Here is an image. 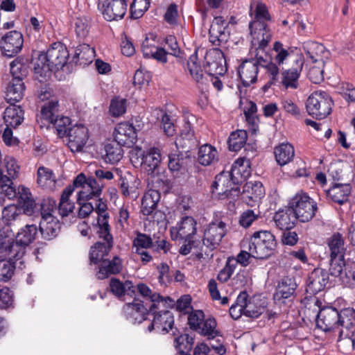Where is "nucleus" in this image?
Segmentation results:
<instances>
[{
  "label": "nucleus",
  "mask_w": 355,
  "mask_h": 355,
  "mask_svg": "<svg viewBox=\"0 0 355 355\" xmlns=\"http://www.w3.org/2000/svg\"><path fill=\"white\" fill-rule=\"evenodd\" d=\"M69 53L62 42L53 43L46 53L41 52L33 62L35 78L42 82L53 70L62 69L67 63Z\"/></svg>",
  "instance_id": "obj_1"
},
{
  "label": "nucleus",
  "mask_w": 355,
  "mask_h": 355,
  "mask_svg": "<svg viewBox=\"0 0 355 355\" xmlns=\"http://www.w3.org/2000/svg\"><path fill=\"white\" fill-rule=\"evenodd\" d=\"M257 53L254 58L244 60L238 68V74L242 85L247 87L257 80V75L259 68H264L268 75H275L277 73V65L272 62L270 55L263 53L264 49L257 48Z\"/></svg>",
  "instance_id": "obj_2"
},
{
  "label": "nucleus",
  "mask_w": 355,
  "mask_h": 355,
  "mask_svg": "<svg viewBox=\"0 0 355 355\" xmlns=\"http://www.w3.org/2000/svg\"><path fill=\"white\" fill-rule=\"evenodd\" d=\"M250 14L254 15L253 20L249 23L252 44L258 46L259 49H265L272 37L268 26V23L271 21V16L262 2H257L254 9L251 5Z\"/></svg>",
  "instance_id": "obj_3"
},
{
  "label": "nucleus",
  "mask_w": 355,
  "mask_h": 355,
  "mask_svg": "<svg viewBox=\"0 0 355 355\" xmlns=\"http://www.w3.org/2000/svg\"><path fill=\"white\" fill-rule=\"evenodd\" d=\"M171 236L173 241H179L182 245L179 252L182 255L189 254L192 249L196 251L201 246L200 239H196L197 221L192 216H184L176 226L170 230Z\"/></svg>",
  "instance_id": "obj_4"
},
{
  "label": "nucleus",
  "mask_w": 355,
  "mask_h": 355,
  "mask_svg": "<svg viewBox=\"0 0 355 355\" xmlns=\"http://www.w3.org/2000/svg\"><path fill=\"white\" fill-rule=\"evenodd\" d=\"M227 232V225L221 220L215 219L207 225L203 230L201 246L196 252L198 259H205L209 253L216 250Z\"/></svg>",
  "instance_id": "obj_5"
},
{
  "label": "nucleus",
  "mask_w": 355,
  "mask_h": 355,
  "mask_svg": "<svg viewBox=\"0 0 355 355\" xmlns=\"http://www.w3.org/2000/svg\"><path fill=\"white\" fill-rule=\"evenodd\" d=\"M277 246L275 236L268 231L255 232L251 236L248 250L254 259H264L270 257Z\"/></svg>",
  "instance_id": "obj_6"
},
{
  "label": "nucleus",
  "mask_w": 355,
  "mask_h": 355,
  "mask_svg": "<svg viewBox=\"0 0 355 355\" xmlns=\"http://www.w3.org/2000/svg\"><path fill=\"white\" fill-rule=\"evenodd\" d=\"M334 101L325 91L317 90L307 98L306 108L308 114L318 120L325 119L332 110Z\"/></svg>",
  "instance_id": "obj_7"
},
{
  "label": "nucleus",
  "mask_w": 355,
  "mask_h": 355,
  "mask_svg": "<svg viewBox=\"0 0 355 355\" xmlns=\"http://www.w3.org/2000/svg\"><path fill=\"white\" fill-rule=\"evenodd\" d=\"M58 101H50L45 103L41 109L42 118L50 123L55 129L60 137H64L71 125V119L68 116L58 114Z\"/></svg>",
  "instance_id": "obj_8"
},
{
  "label": "nucleus",
  "mask_w": 355,
  "mask_h": 355,
  "mask_svg": "<svg viewBox=\"0 0 355 355\" xmlns=\"http://www.w3.org/2000/svg\"><path fill=\"white\" fill-rule=\"evenodd\" d=\"M289 207L302 223L311 220L318 209L317 203L306 193H297L290 201Z\"/></svg>",
  "instance_id": "obj_9"
},
{
  "label": "nucleus",
  "mask_w": 355,
  "mask_h": 355,
  "mask_svg": "<svg viewBox=\"0 0 355 355\" xmlns=\"http://www.w3.org/2000/svg\"><path fill=\"white\" fill-rule=\"evenodd\" d=\"M211 192L217 193L220 198L234 199L239 196L240 188L228 172L223 171L215 177L211 184Z\"/></svg>",
  "instance_id": "obj_10"
},
{
  "label": "nucleus",
  "mask_w": 355,
  "mask_h": 355,
  "mask_svg": "<svg viewBox=\"0 0 355 355\" xmlns=\"http://www.w3.org/2000/svg\"><path fill=\"white\" fill-rule=\"evenodd\" d=\"M74 186L81 188L78 192L77 200H89L94 197L101 196L104 185L100 184L96 178H88L81 173L74 179Z\"/></svg>",
  "instance_id": "obj_11"
},
{
  "label": "nucleus",
  "mask_w": 355,
  "mask_h": 355,
  "mask_svg": "<svg viewBox=\"0 0 355 355\" xmlns=\"http://www.w3.org/2000/svg\"><path fill=\"white\" fill-rule=\"evenodd\" d=\"M158 310L150 311V315L153 316V320L147 327L148 331L157 330L158 332L166 334L171 330L172 334L176 335L178 329L173 327L174 316L173 313L168 310Z\"/></svg>",
  "instance_id": "obj_12"
},
{
  "label": "nucleus",
  "mask_w": 355,
  "mask_h": 355,
  "mask_svg": "<svg viewBox=\"0 0 355 355\" xmlns=\"http://www.w3.org/2000/svg\"><path fill=\"white\" fill-rule=\"evenodd\" d=\"M127 0H99L98 8L107 21L123 19L127 12Z\"/></svg>",
  "instance_id": "obj_13"
},
{
  "label": "nucleus",
  "mask_w": 355,
  "mask_h": 355,
  "mask_svg": "<svg viewBox=\"0 0 355 355\" xmlns=\"http://www.w3.org/2000/svg\"><path fill=\"white\" fill-rule=\"evenodd\" d=\"M132 302L126 303L123 306V313L128 320L132 324H140L146 320L150 315L148 302L139 300L135 296L132 297Z\"/></svg>",
  "instance_id": "obj_14"
},
{
  "label": "nucleus",
  "mask_w": 355,
  "mask_h": 355,
  "mask_svg": "<svg viewBox=\"0 0 355 355\" xmlns=\"http://www.w3.org/2000/svg\"><path fill=\"white\" fill-rule=\"evenodd\" d=\"M225 64V60L223 51L218 49H214L207 53L203 67L208 77L223 76L227 71Z\"/></svg>",
  "instance_id": "obj_15"
},
{
  "label": "nucleus",
  "mask_w": 355,
  "mask_h": 355,
  "mask_svg": "<svg viewBox=\"0 0 355 355\" xmlns=\"http://www.w3.org/2000/svg\"><path fill=\"white\" fill-rule=\"evenodd\" d=\"M340 322L339 311L334 307H323L317 314L316 326L325 332L340 327Z\"/></svg>",
  "instance_id": "obj_16"
},
{
  "label": "nucleus",
  "mask_w": 355,
  "mask_h": 355,
  "mask_svg": "<svg viewBox=\"0 0 355 355\" xmlns=\"http://www.w3.org/2000/svg\"><path fill=\"white\" fill-rule=\"evenodd\" d=\"M23 44L22 34L17 31H11L1 38L2 53L9 58L14 57L21 51Z\"/></svg>",
  "instance_id": "obj_17"
},
{
  "label": "nucleus",
  "mask_w": 355,
  "mask_h": 355,
  "mask_svg": "<svg viewBox=\"0 0 355 355\" xmlns=\"http://www.w3.org/2000/svg\"><path fill=\"white\" fill-rule=\"evenodd\" d=\"M329 283V272L325 269L316 268L309 275L306 292L310 295H316L324 290Z\"/></svg>",
  "instance_id": "obj_18"
},
{
  "label": "nucleus",
  "mask_w": 355,
  "mask_h": 355,
  "mask_svg": "<svg viewBox=\"0 0 355 355\" xmlns=\"http://www.w3.org/2000/svg\"><path fill=\"white\" fill-rule=\"evenodd\" d=\"M112 135L113 141L127 147H131L135 143L137 136L135 128L128 122L117 124Z\"/></svg>",
  "instance_id": "obj_19"
},
{
  "label": "nucleus",
  "mask_w": 355,
  "mask_h": 355,
  "mask_svg": "<svg viewBox=\"0 0 355 355\" xmlns=\"http://www.w3.org/2000/svg\"><path fill=\"white\" fill-rule=\"evenodd\" d=\"M68 146L72 152L83 150L89 138L88 130L83 125H76L69 129L67 135Z\"/></svg>",
  "instance_id": "obj_20"
},
{
  "label": "nucleus",
  "mask_w": 355,
  "mask_h": 355,
  "mask_svg": "<svg viewBox=\"0 0 355 355\" xmlns=\"http://www.w3.org/2000/svg\"><path fill=\"white\" fill-rule=\"evenodd\" d=\"M303 49L307 59L315 64L324 65L325 61L330 55L329 51L323 44L314 41L304 42Z\"/></svg>",
  "instance_id": "obj_21"
},
{
  "label": "nucleus",
  "mask_w": 355,
  "mask_h": 355,
  "mask_svg": "<svg viewBox=\"0 0 355 355\" xmlns=\"http://www.w3.org/2000/svg\"><path fill=\"white\" fill-rule=\"evenodd\" d=\"M123 269V260L115 255L112 259L106 258L101 261L95 268L96 277L98 279H105L113 275L119 274Z\"/></svg>",
  "instance_id": "obj_22"
},
{
  "label": "nucleus",
  "mask_w": 355,
  "mask_h": 355,
  "mask_svg": "<svg viewBox=\"0 0 355 355\" xmlns=\"http://www.w3.org/2000/svg\"><path fill=\"white\" fill-rule=\"evenodd\" d=\"M264 196L265 189L261 182L245 183L241 193L243 202L250 207L256 205Z\"/></svg>",
  "instance_id": "obj_23"
},
{
  "label": "nucleus",
  "mask_w": 355,
  "mask_h": 355,
  "mask_svg": "<svg viewBox=\"0 0 355 355\" xmlns=\"http://www.w3.org/2000/svg\"><path fill=\"white\" fill-rule=\"evenodd\" d=\"M187 70L198 87H203L208 84V76L203 73L196 51L189 56L187 62Z\"/></svg>",
  "instance_id": "obj_24"
},
{
  "label": "nucleus",
  "mask_w": 355,
  "mask_h": 355,
  "mask_svg": "<svg viewBox=\"0 0 355 355\" xmlns=\"http://www.w3.org/2000/svg\"><path fill=\"white\" fill-rule=\"evenodd\" d=\"M297 284L295 278L290 277H284L278 283L274 299L276 301L284 302V300H287L293 297L295 294Z\"/></svg>",
  "instance_id": "obj_25"
},
{
  "label": "nucleus",
  "mask_w": 355,
  "mask_h": 355,
  "mask_svg": "<svg viewBox=\"0 0 355 355\" xmlns=\"http://www.w3.org/2000/svg\"><path fill=\"white\" fill-rule=\"evenodd\" d=\"M228 173L233 178L234 181L240 185L251 175L250 161L243 157L238 158L234 161Z\"/></svg>",
  "instance_id": "obj_26"
},
{
  "label": "nucleus",
  "mask_w": 355,
  "mask_h": 355,
  "mask_svg": "<svg viewBox=\"0 0 355 355\" xmlns=\"http://www.w3.org/2000/svg\"><path fill=\"white\" fill-rule=\"evenodd\" d=\"M297 220L290 207L278 210L273 216L276 227L283 231L291 230L295 226Z\"/></svg>",
  "instance_id": "obj_27"
},
{
  "label": "nucleus",
  "mask_w": 355,
  "mask_h": 355,
  "mask_svg": "<svg viewBox=\"0 0 355 355\" xmlns=\"http://www.w3.org/2000/svg\"><path fill=\"white\" fill-rule=\"evenodd\" d=\"M0 252L5 253L15 261L19 260L24 256V249L20 248L17 241L2 234H0Z\"/></svg>",
  "instance_id": "obj_28"
},
{
  "label": "nucleus",
  "mask_w": 355,
  "mask_h": 355,
  "mask_svg": "<svg viewBox=\"0 0 355 355\" xmlns=\"http://www.w3.org/2000/svg\"><path fill=\"white\" fill-rule=\"evenodd\" d=\"M161 159L160 150L157 148H151L143 153L141 166L148 174H152L159 166Z\"/></svg>",
  "instance_id": "obj_29"
},
{
  "label": "nucleus",
  "mask_w": 355,
  "mask_h": 355,
  "mask_svg": "<svg viewBox=\"0 0 355 355\" xmlns=\"http://www.w3.org/2000/svg\"><path fill=\"white\" fill-rule=\"evenodd\" d=\"M189 158L182 153H173L168 155V168L173 172V176L179 178L180 175H186Z\"/></svg>",
  "instance_id": "obj_30"
},
{
  "label": "nucleus",
  "mask_w": 355,
  "mask_h": 355,
  "mask_svg": "<svg viewBox=\"0 0 355 355\" xmlns=\"http://www.w3.org/2000/svg\"><path fill=\"white\" fill-rule=\"evenodd\" d=\"M160 193L155 189H149L141 200V211L144 216H150L156 213L157 203L160 200Z\"/></svg>",
  "instance_id": "obj_31"
},
{
  "label": "nucleus",
  "mask_w": 355,
  "mask_h": 355,
  "mask_svg": "<svg viewBox=\"0 0 355 355\" xmlns=\"http://www.w3.org/2000/svg\"><path fill=\"white\" fill-rule=\"evenodd\" d=\"M110 287L111 292L118 298H121L125 295L131 297L136 295L135 286L129 280L123 283L119 279L112 278L110 281Z\"/></svg>",
  "instance_id": "obj_32"
},
{
  "label": "nucleus",
  "mask_w": 355,
  "mask_h": 355,
  "mask_svg": "<svg viewBox=\"0 0 355 355\" xmlns=\"http://www.w3.org/2000/svg\"><path fill=\"white\" fill-rule=\"evenodd\" d=\"M303 64V59H297L296 60V67L288 69L282 72L281 83L285 87V88L287 89L291 87L295 89L297 87V81L302 69Z\"/></svg>",
  "instance_id": "obj_33"
},
{
  "label": "nucleus",
  "mask_w": 355,
  "mask_h": 355,
  "mask_svg": "<svg viewBox=\"0 0 355 355\" xmlns=\"http://www.w3.org/2000/svg\"><path fill=\"white\" fill-rule=\"evenodd\" d=\"M112 244H105L102 241H97L91 246L89 252L90 265H98L105 259L113 248Z\"/></svg>",
  "instance_id": "obj_34"
},
{
  "label": "nucleus",
  "mask_w": 355,
  "mask_h": 355,
  "mask_svg": "<svg viewBox=\"0 0 355 355\" xmlns=\"http://www.w3.org/2000/svg\"><path fill=\"white\" fill-rule=\"evenodd\" d=\"M352 187L349 184L334 183L327 191V196L339 205L348 200Z\"/></svg>",
  "instance_id": "obj_35"
},
{
  "label": "nucleus",
  "mask_w": 355,
  "mask_h": 355,
  "mask_svg": "<svg viewBox=\"0 0 355 355\" xmlns=\"http://www.w3.org/2000/svg\"><path fill=\"white\" fill-rule=\"evenodd\" d=\"M26 87L24 81L12 78L6 87V98L10 104L20 101L24 94Z\"/></svg>",
  "instance_id": "obj_36"
},
{
  "label": "nucleus",
  "mask_w": 355,
  "mask_h": 355,
  "mask_svg": "<svg viewBox=\"0 0 355 355\" xmlns=\"http://www.w3.org/2000/svg\"><path fill=\"white\" fill-rule=\"evenodd\" d=\"M95 51L89 44H81L76 46L72 62L76 64L85 66L92 62Z\"/></svg>",
  "instance_id": "obj_37"
},
{
  "label": "nucleus",
  "mask_w": 355,
  "mask_h": 355,
  "mask_svg": "<svg viewBox=\"0 0 355 355\" xmlns=\"http://www.w3.org/2000/svg\"><path fill=\"white\" fill-rule=\"evenodd\" d=\"M39 227L42 238L50 241L58 235L61 225L56 218L50 217L48 220L41 219Z\"/></svg>",
  "instance_id": "obj_38"
},
{
  "label": "nucleus",
  "mask_w": 355,
  "mask_h": 355,
  "mask_svg": "<svg viewBox=\"0 0 355 355\" xmlns=\"http://www.w3.org/2000/svg\"><path fill=\"white\" fill-rule=\"evenodd\" d=\"M330 251V257L345 258L346 248L343 236L339 232L334 233L327 241Z\"/></svg>",
  "instance_id": "obj_39"
},
{
  "label": "nucleus",
  "mask_w": 355,
  "mask_h": 355,
  "mask_svg": "<svg viewBox=\"0 0 355 355\" xmlns=\"http://www.w3.org/2000/svg\"><path fill=\"white\" fill-rule=\"evenodd\" d=\"M3 120L6 126L15 128L24 121V110L15 103L10 104L4 112Z\"/></svg>",
  "instance_id": "obj_40"
},
{
  "label": "nucleus",
  "mask_w": 355,
  "mask_h": 355,
  "mask_svg": "<svg viewBox=\"0 0 355 355\" xmlns=\"http://www.w3.org/2000/svg\"><path fill=\"white\" fill-rule=\"evenodd\" d=\"M37 234V227L36 225H26L22 227L16 236V241L20 248L24 249L25 254L26 247L33 243Z\"/></svg>",
  "instance_id": "obj_41"
},
{
  "label": "nucleus",
  "mask_w": 355,
  "mask_h": 355,
  "mask_svg": "<svg viewBox=\"0 0 355 355\" xmlns=\"http://www.w3.org/2000/svg\"><path fill=\"white\" fill-rule=\"evenodd\" d=\"M274 154L277 164L280 166H284L294 158V147L289 143L280 144L275 148Z\"/></svg>",
  "instance_id": "obj_42"
},
{
  "label": "nucleus",
  "mask_w": 355,
  "mask_h": 355,
  "mask_svg": "<svg viewBox=\"0 0 355 355\" xmlns=\"http://www.w3.org/2000/svg\"><path fill=\"white\" fill-rule=\"evenodd\" d=\"M218 159V151L213 146L206 144L199 148L198 162L203 166H209Z\"/></svg>",
  "instance_id": "obj_43"
},
{
  "label": "nucleus",
  "mask_w": 355,
  "mask_h": 355,
  "mask_svg": "<svg viewBox=\"0 0 355 355\" xmlns=\"http://www.w3.org/2000/svg\"><path fill=\"white\" fill-rule=\"evenodd\" d=\"M266 307V301L259 297L254 296L250 299L248 306L244 310V315L252 318H259Z\"/></svg>",
  "instance_id": "obj_44"
},
{
  "label": "nucleus",
  "mask_w": 355,
  "mask_h": 355,
  "mask_svg": "<svg viewBox=\"0 0 355 355\" xmlns=\"http://www.w3.org/2000/svg\"><path fill=\"white\" fill-rule=\"evenodd\" d=\"M121 146L113 141L108 140L105 145V161L111 164H115L119 162L123 156V150Z\"/></svg>",
  "instance_id": "obj_45"
},
{
  "label": "nucleus",
  "mask_w": 355,
  "mask_h": 355,
  "mask_svg": "<svg viewBox=\"0 0 355 355\" xmlns=\"http://www.w3.org/2000/svg\"><path fill=\"white\" fill-rule=\"evenodd\" d=\"M136 291L139 293L141 296H142L146 302L148 301L150 304L149 306V311H155V309H157V306L156 302H157L158 299L161 298V295L157 293H153L152 290L144 283H139L135 287Z\"/></svg>",
  "instance_id": "obj_46"
},
{
  "label": "nucleus",
  "mask_w": 355,
  "mask_h": 355,
  "mask_svg": "<svg viewBox=\"0 0 355 355\" xmlns=\"http://www.w3.org/2000/svg\"><path fill=\"white\" fill-rule=\"evenodd\" d=\"M248 139V134L245 130H239L233 132L229 137L228 146L231 151L237 152L245 144Z\"/></svg>",
  "instance_id": "obj_47"
},
{
  "label": "nucleus",
  "mask_w": 355,
  "mask_h": 355,
  "mask_svg": "<svg viewBox=\"0 0 355 355\" xmlns=\"http://www.w3.org/2000/svg\"><path fill=\"white\" fill-rule=\"evenodd\" d=\"M194 131L190 122L185 121L183 128L181 130L180 135L177 137L175 144L182 148L194 144ZM190 148V146H189Z\"/></svg>",
  "instance_id": "obj_48"
},
{
  "label": "nucleus",
  "mask_w": 355,
  "mask_h": 355,
  "mask_svg": "<svg viewBox=\"0 0 355 355\" xmlns=\"http://www.w3.org/2000/svg\"><path fill=\"white\" fill-rule=\"evenodd\" d=\"M10 73L12 78H18L24 81L28 74V64L24 62V59L16 58L10 64Z\"/></svg>",
  "instance_id": "obj_49"
},
{
  "label": "nucleus",
  "mask_w": 355,
  "mask_h": 355,
  "mask_svg": "<svg viewBox=\"0 0 355 355\" xmlns=\"http://www.w3.org/2000/svg\"><path fill=\"white\" fill-rule=\"evenodd\" d=\"M95 227L97 228L96 234L98 238L103 239L104 243L114 245V239L110 233L111 228L108 223V219L97 220Z\"/></svg>",
  "instance_id": "obj_50"
},
{
  "label": "nucleus",
  "mask_w": 355,
  "mask_h": 355,
  "mask_svg": "<svg viewBox=\"0 0 355 355\" xmlns=\"http://www.w3.org/2000/svg\"><path fill=\"white\" fill-rule=\"evenodd\" d=\"M194 339L189 334H182L174 339V346L178 353H189L193 347Z\"/></svg>",
  "instance_id": "obj_51"
},
{
  "label": "nucleus",
  "mask_w": 355,
  "mask_h": 355,
  "mask_svg": "<svg viewBox=\"0 0 355 355\" xmlns=\"http://www.w3.org/2000/svg\"><path fill=\"white\" fill-rule=\"evenodd\" d=\"M12 259L9 258L8 260H0V281L7 282L14 275L16 266Z\"/></svg>",
  "instance_id": "obj_52"
},
{
  "label": "nucleus",
  "mask_w": 355,
  "mask_h": 355,
  "mask_svg": "<svg viewBox=\"0 0 355 355\" xmlns=\"http://www.w3.org/2000/svg\"><path fill=\"white\" fill-rule=\"evenodd\" d=\"M126 100L119 96L114 97L110 105V114L114 117L123 114L126 111Z\"/></svg>",
  "instance_id": "obj_53"
},
{
  "label": "nucleus",
  "mask_w": 355,
  "mask_h": 355,
  "mask_svg": "<svg viewBox=\"0 0 355 355\" xmlns=\"http://www.w3.org/2000/svg\"><path fill=\"white\" fill-rule=\"evenodd\" d=\"M216 321L214 318L209 317L207 319H203L202 324L199 327L197 332L203 336H211L214 338L216 334Z\"/></svg>",
  "instance_id": "obj_54"
},
{
  "label": "nucleus",
  "mask_w": 355,
  "mask_h": 355,
  "mask_svg": "<svg viewBox=\"0 0 355 355\" xmlns=\"http://www.w3.org/2000/svg\"><path fill=\"white\" fill-rule=\"evenodd\" d=\"M14 301V293L9 288H0V309L13 308Z\"/></svg>",
  "instance_id": "obj_55"
},
{
  "label": "nucleus",
  "mask_w": 355,
  "mask_h": 355,
  "mask_svg": "<svg viewBox=\"0 0 355 355\" xmlns=\"http://www.w3.org/2000/svg\"><path fill=\"white\" fill-rule=\"evenodd\" d=\"M151 239L153 243L150 248L152 249L153 252H159L163 251L164 253H167L170 250V243L159 235L154 234L153 236H151Z\"/></svg>",
  "instance_id": "obj_56"
},
{
  "label": "nucleus",
  "mask_w": 355,
  "mask_h": 355,
  "mask_svg": "<svg viewBox=\"0 0 355 355\" xmlns=\"http://www.w3.org/2000/svg\"><path fill=\"white\" fill-rule=\"evenodd\" d=\"M340 315V327L349 328L355 322V309L347 308L339 311Z\"/></svg>",
  "instance_id": "obj_57"
},
{
  "label": "nucleus",
  "mask_w": 355,
  "mask_h": 355,
  "mask_svg": "<svg viewBox=\"0 0 355 355\" xmlns=\"http://www.w3.org/2000/svg\"><path fill=\"white\" fill-rule=\"evenodd\" d=\"M55 207V201L51 198L43 199L40 205L41 219H46L49 218H55L52 215V212Z\"/></svg>",
  "instance_id": "obj_58"
},
{
  "label": "nucleus",
  "mask_w": 355,
  "mask_h": 355,
  "mask_svg": "<svg viewBox=\"0 0 355 355\" xmlns=\"http://www.w3.org/2000/svg\"><path fill=\"white\" fill-rule=\"evenodd\" d=\"M329 273L332 277H339L343 272V267H345V258L330 257Z\"/></svg>",
  "instance_id": "obj_59"
},
{
  "label": "nucleus",
  "mask_w": 355,
  "mask_h": 355,
  "mask_svg": "<svg viewBox=\"0 0 355 355\" xmlns=\"http://www.w3.org/2000/svg\"><path fill=\"white\" fill-rule=\"evenodd\" d=\"M75 31L80 39H84L89 33V21L86 17H78L75 19Z\"/></svg>",
  "instance_id": "obj_60"
},
{
  "label": "nucleus",
  "mask_w": 355,
  "mask_h": 355,
  "mask_svg": "<svg viewBox=\"0 0 355 355\" xmlns=\"http://www.w3.org/2000/svg\"><path fill=\"white\" fill-rule=\"evenodd\" d=\"M0 193L4 194L9 200L16 198L17 196V188L14 186L11 179L6 178V181L0 186Z\"/></svg>",
  "instance_id": "obj_61"
},
{
  "label": "nucleus",
  "mask_w": 355,
  "mask_h": 355,
  "mask_svg": "<svg viewBox=\"0 0 355 355\" xmlns=\"http://www.w3.org/2000/svg\"><path fill=\"white\" fill-rule=\"evenodd\" d=\"M152 243L150 235L137 232L136 237L133 240V248H135V250L150 249Z\"/></svg>",
  "instance_id": "obj_62"
},
{
  "label": "nucleus",
  "mask_w": 355,
  "mask_h": 355,
  "mask_svg": "<svg viewBox=\"0 0 355 355\" xmlns=\"http://www.w3.org/2000/svg\"><path fill=\"white\" fill-rule=\"evenodd\" d=\"M96 198L98 199L96 200L95 205H94V211L98 214L97 220H107L110 216L107 212V201L101 198L100 196Z\"/></svg>",
  "instance_id": "obj_63"
},
{
  "label": "nucleus",
  "mask_w": 355,
  "mask_h": 355,
  "mask_svg": "<svg viewBox=\"0 0 355 355\" xmlns=\"http://www.w3.org/2000/svg\"><path fill=\"white\" fill-rule=\"evenodd\" d=\"M204 318L205 314L202 311L196 310L191 312L188 316V324L190 329L197 331Z\"/></svg>",
  "instance_id": "obj_64"
}]
</instances>
